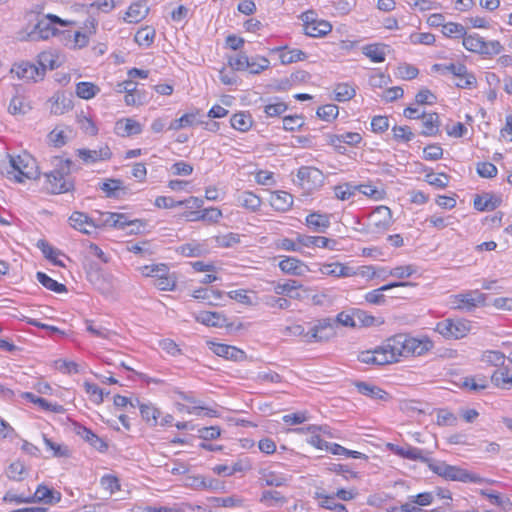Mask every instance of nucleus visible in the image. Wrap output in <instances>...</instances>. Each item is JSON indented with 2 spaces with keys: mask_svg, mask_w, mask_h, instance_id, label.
<instances>
[{
  "mask_svg": "<svg viewBox=\"0 0 512 512\" xmlns=\"http://www.w3.org/2000/svg\"><path fill=\"white\" fill-rule=\"evenodd\" d=\"M0 173L19 183L24 182V179H37L40 175L35 159L28 154H7L0 160Z\"/></svg>",
  "mask_w": 512,
  "mask_h": 512,
  "instance_id": "1",
  "label": "nucleus"
},
{
  "mask_svg": "<svg viewBox=\"0 0 512 512\" xmlns=\"http://www.w3.org/2000/svg\"><path fill=\"white\" fill-rule=\"evenodd\" d=\"M58 24L60 26H68L70 24L69 21L61 19L60 17L54 14H47L41 17L34 28L29 31H21L18 33V39L20 41H40L47 40L52 36H55L58 32L55 25Z\"/></svg>",
  "mask_w": 512,
  "mask_h": 512,
  "instance_id": "2",
  "label": "nucleus"
},
{
  "mask_svg": "<svg viewBox=\"0 0 512 512\" xmlns=\"http://www.w3.org/2000/svg\"><path fill=\"white\" fill-rule=\"evenodd\" d=\"M429 468L438 476L446 480L459 481V482H472V483H494L492 480L481 478L480 476L470 473L458 466L446 464L445 462H430Z\"/></svg>",
  "mask_w": 512,
  "mask_h": 512,
  "instance_id": "3",
  "label": "nucleus"
},
{
  "mask_svg": "<svg viewBox=\"0 0 512 512\" xmlns=\"http://www.w3.org/2000/svg\"><path fill=\"white\" fill-rule=\"evenodd\" d=\"M72 166L73 162L70 159L60 160L59 168L45 174L49 183L48 190L51 193H66L73 187V184L65 178L70 173Z\"/></svg>",
  "mask_w": 512,
  "mask_h": 512,
  "instance_id": "4",
  "label": "nucleus"
},
{
  "mask_svg": "<svg viewBox=\"0 0 512 512\" xmlns=\"http://www.w3.org/2000/svg\"><path fill=\"white\" fill-rule=\"evenodd\" d=\"M486 295L479 290H469L450 296V303L453 309L463 310L467 312L473 311L475 308L485 306Z\"/></svg>",
  "mask_w": 512,
  "mask_h": 512,
  "instance_id": "5",
  "label": "nucleus"
},
{
  "mask_svg": "<svg viewBox=\"0 0 512 512\" xmlns=\"http://www.w3.org/2000/svg\"><path fill=\"white\" fill-rule=\"evenodd\" d=\"M335 322L331 318H323L307 332L305 335L306 343L328 341L336 335Z\"/></svg>",
  "mask_w": 512,
  "mask_h": 512,
  "instance_id": "6",
  "label": "nucleus"
},
{
  "mask_svg": "<svg viewBox=\"0 0 512 512\" xmlns=\"http://www.w3.org/2000/svg\"><path fill=\"white\" fill-rule=\"evenodd\" d=\"M436 331L445 338L460 339L469 331V324L464 320L445 319L437 324Z\"/></svg>",
  "mask_w": 512,
  "mask_h": 512,
  "instance_id": "7",
  "label": "nucleus"
},
{
  "mask_svg": "<svg viewBox=\"0 0 512 512\" xmlns=\"http://www.w3.org/2000/svg\"><path fill=\"white\" fill-rule=\"evenodd\" d=\"M389 363L397 362L399 357H406V334H396L381 345Z\"/></svg>",
  "mask_w": 512,
  "mask_h": 512,
  "instance_id": "8",
  "label": "nucleus"
},
{
  "mask_svg": "<svg viewBox=\"0 0 512 512\" xmlns=\"http://www.w3.org/2000/svg\"><path fill=\"white\" fill-rule=\"evenodd\" d=\"M297 178L302 188L311 190L320 187L324 181L321 170L315 167L302 166L297 172Z\"/></svg>",
  "mask_w": 512,
  "mask_h": 512,
  "instance_id": "9",
  "label": "nucleus"
},
{
  "mask_svg": "<svg viewBox=\"0 0 512 512\" xmlns=\"http://www.w3.org/2000/svg\"><path fill=\"white\" fill-rule=\"evenodd\" d=\"M327 141L330 145H332L335 150L344 154L346 149L342 145V143L348 144L350 146H355L362 141V136L357 132H346L343 134H328Z\"/></svg>",
  "mask_w": 512,
  "mask_h": 512,
  "instance_id": "10",
  "label": "nucleus"
},
{
  "mask_svg": "<svg viewBox=\"0 0 512 512\" xmlns=\"http://www.w3.org/2000/svg\"><path fill=\"white\" fill-rule=\"evenodd\" d=\"M209 348L217 356L223 357L232 361H243L246 358V353L235 346H230L222 343L209 342Z\"/></svg>",
  "mask_w": 512,
  "mask_h": 512,
  "instance_id": "11",
  "label": "nucleus"
},
{
  "mask_svg": "<svg viewBox=\"0 0 512 512\" xmlns=\"http://www.w3.org/2000/svg\"><path fill=\"white\" fill-rule=\"evenodd\" d=\"M391 449L397 455H399L403 458L409 459V460L420 461L423 463H427L428 465L431 462V459L428 457L430 452L416 448V447H412L410 445L403 446V447L391 445Z\"/></svg>",
  "mask_w": 512,
  "mask_h": 512,
  "instance_id": "12",
  "label": "nucleus"
},
{
  "mask_svg": "<svg viewBox=\"0 0 512 512\" xmlns=\"http://www.w3.org/2000/svg\"><path fill=\"white\" fill-rule=\"evenodd\" d=\"M297 241L305 247H319L329 250H337L338 241L324 236L299 235Z\"/></svg>",
  "mask_w": 512,
  "mask_h": 512,
  "instance_id": "13",
  "label": "nucleus"
},
{
  "mask_svg": "<svg viewBox=\"0 0 512 512\" xmlns=\"http://www.w3.org/2000/svg\"><path fill=\"white\" fill-rule=\"evenodd\" d=\"M79 158L85 163H95L102 160H108L112 156V152L107 145L101 146L99 149H79L77 150Z\"/></svg>",
  "mask_w": 512,
  "mask_h": 512,
  "instance_id": "14",
  "label": "nucleus"
},
{
  "mask_svg": "<svg viewBox=\"0 0 512 512\" xmlns=\"http://www.w3.org/2000/svg\"><path fill=\"white\" fill-rule=\"evenodd\" d=\"M11 72L15 73L19 79L26 81H36L38 77L43 78V72H40L39 67L29 62L15 64Z\"/></svg>",
  "mask_w": 512,
  "mask_h": 512,
  "instance_id": "15",
  "label": "nucleus"
},
{
  "mask_svg": "<svg viewBox=\"0 0 512 512\" xmlns=\"http://www.w3.org/2000/svg\"><path fill=\"white\" fill-rule=\"evenodd\" d=\"M433 347L429 339H417L406 334V357L422 355Z\"/></svg>",
  "mask_w": 512,
  "mask_h": 512,
  "instance_id": "16",
  "label": "nucleus"
},
{
  "mask_svg": "<svg viewBox=\"0 0 512 512\" xmlns=\"http://www.w3.org/2000/svg\"><path fill=\"white\" fill-rule=\"evenodd\" d=\"M354 385L360 394L370 397L371 399L387 401L390 398L385 390L368 382L356 381Z\"/></svg>",
  "mask_w": 512,
  "mask_h": 512,
  "instance_id": "17",
  "label": "nucleus"
},
{
  "mask_svg": "<svg viewBox=\"0 0 512 512\" xmlns=\"http://www.w3.org/2000/svg\"><path fill=\"white\" fill-rule=\"evenodd\" d=\"M61 500V493L50 489L45 485H39L32 493V503L43 502L45 504H56Z\"/></svg>",
  "mask_w": 512,
  "mask_h": 512,
  "instance_id": "18",
  "label": "nucleus"
},
{
  "mask_svg": "<svg viewBox=\"0 0 512 512\" xmlns=\"http://www.w3.org/2000/svg\"><path fill=\"white\" fill-rule=\"evenodd\" d=\"M115 131L121 137H129L140 134L142 125L132 118H123L116 122Z\"/></svg>",
  "mask_w": 512,
  "mask_h": 512,
  "instance_id": "19",
  "label": "nucleus"
},
{
  "mask_svg": "<svg viewBox=\"0 0 512 512\" xmlns=\"http://www.w3.org/2000/svg\"><path fill=\"white\" fill-rule=\"evenodd\" d=\"M70 225L84 234H91V230L88 228L95 229V221L90 218L87 214L79 211H75L69 217Z\"/></svg>",
  "mask_w": 512,
  "mask_h": 512,
  "instance_id": "20",
  "label": "nucleus"
},
{
  "mask_svg": "<svg viewBox=\"0 0 512 512\" xmlns=\"http://www.w3.org/2000/svg\"><path fill=\"white\" fill-rule=\"evenodd\" d=\"M269 202L276 211L286 212L293 205V196L286 191H274L270 195Z\"/></svg>",
  "mask_w": 512,
  "mask_h": 512,
  "instance_id": "21",
  "label": "nucleus"
},
{
  "mask_svg": "<svg viewBox=\"0 0 512 512\" xmlns=\"http://www.w3.org/2000/svg\"><path fill=\"white\" fill-rule=\"evenodd\" d=\"M502 202L499 196L491 193L476 195L473 201L474 208L478 211H492L496 209Z\"/></svg>",
  "mask_w": 512,
  "mask_h": 512,
  "instance_id": "22",
  "label": "nucleus"
},
{
  "mask_svg": "<svg viewBox=\"0 0 512 512\" xmlns=\"http://www.w3.org/2000/svg\"><path fill=\"white\" fill-rule=\"evenodd\" d=\"M279 268L282 272L295 276H301L308 271L307 265L301 260L289 256L279 262Z\"/></svg>",
  "mask_w": 512,
  "mask_h": 512,
  "instance_id": "23",
  "label": "nucleus"
},
{
  "mask_svg": "<svg viewBox=\"0 0 512 512\" xmlns=\"http://www.w3.org/2000/svg\"><path fill=\"white\" fill-rule=\"evenodd\" d=\"M410 285H412V283H410V282L389 283V284L383 285L382 287H380L378 289L368 292L365 295V300L370 304L381 305L385 302V296L383 295L382 292L390 290L394 287H404V286H410Z\"/></svg>",
  "mask_w": 512,
  "mask_h": 512,
  "instance_id": "24",
  "label": "nucleus"
},
{
  "mask_svg": "<svg viewBox=\"0 0 512 512\" xmlns=\"http://www.w3.org/2000/svg\"><path fill=\"white\" fill-rule=\"evenodd\" d=\"M358 360L365 364L385 365L390 364L382 346L376 347L373 351H363L359 354Z\"/></svg>",
  "mask_w": 512,
  "mask_h": 512,
  "instance_id": "25",
  "label": "nucleus"
},
{
  "mask_svg": "<svg viewBox=\"0 0 512 512\" xmlns=\"http://www.w3.org/2000/svg\"><path fill=\"white\" fill-rule=\"evenodd\" d=\"M75 432L77 435L82 437L85 441L89 442L91 446H93L96 450L100 452H104L107 450V443L94 434L90 429L86 428L82 425H76Z\"/></svg>",
  "mask_w": 512,
  "mask_h": 512,
  "instance_id": "26",
  "label": "nucleus"
},
{
  "mask_svg": "<svg viewBox=\"0 0 512 512\" xmlns=\"http://www.w3.org/2000/svg\"><path fill=\"white\" fill-rule=\"evenodd\" d=\"M306 224L312 231L324 233L330 226V217L327 214L313 212L306 217Z\"/></svg>",
  "mask_w": 512,
  "mask_h": 512,
  "instance_id": "27",
  "label": "nucleus"
},
{
  "mask_svg": "<svg viewBox=\"0 0 512 512\" xmlns=\"http://www.w3.org/2000/svg\"><path fill=\"white\" fill-rule=\"evenodd\" d=\"M319 271L323 275L334 276V277H349L355 274L353 269L349 266H346L342 263H330L323 264Z\"/></svg>",
  "mask_w": 512,
  "mask_h": 512,
  "instance_id": "28",
  "label": "nucleus"
},
{
  "mask_svg": "<svg viewBox=\"0 0 512 512\" xmlns=\"http://www.w3.org/2000/svg\"><path fill=\"white\" fill-rule=\"evenodd\" d=\"M370 220L376 228L387 229L391 223V210L386 206H379L370 215Z\"/></svg>",
  "mask_w": 512,
  "mask_h": 512,
  "instance_id": "29",
  "label": "nucleus"
},
{
  "mask_svg": "<svg viewBox=\"0 0 512 512\" xmlns=\"http://www.w3.org/2000/svg\"><path fill=\"white\" fill-rule=\"evenodd\" d=\"M148 12L146 2H136L129 6L124 20L129 23H138L147 16Z\"/></svg>",
  "mask_w": 512,
  "mask_h": 512,
  "instance_id": "30",
  "label": "nucleus"
},
{
  "mask_svg": "<svg viewBox=\"0 0 512 512\" xmlns=\"http://www.w3.org/2000/svg\"><path fill=\"white\" fill-rule=\"evenodd\" d=\"M286 47H277L273 49V52H280L279 58L282 64L287 65L298 61H303L307 58L305 52L300 49H291L283 51Z\"/></svg>",
  "mask_w": 512,
  "mask_h": 512,
  "instance_id": "31",
  "label": "nucleus"
},
{
  "mask_svg": "<svg viewBox=\"0 0 512 512\" xmlns=\"http://www.w3.org/2000/svg\"><path fill=\"white\" fill-rule=\"evenodd\" d=\"M387 47L388 46L380 43L369 44L362 48V52L372 62L381 63L385 61Z\"/></svg>",
  "mask_w": 512,
  "mask_h": 512,
  "instance_id": "32",
  "label": "nucleus"
},
{
  "mask_svg": "<svg viewBox=\"0 0 512 512\" xmlns=\"http://www.w3.org/2000/svg\"><path fill=\"white\" fill-rule=\"evenodd\" d=\"M458 384L460 388L471 391H480L488 387V380L485 376H466L460 379Z\"/></svg>",
  "mask_w": 512,
  "mask_h": 512,
  "instance_id": "33",
  "label": "nucleus"
},
{
  "mask_svg": "<svg viewBox=\"0 0 512 512\" xmlns=\"http://www.w3.org/2000/svg\"><path fill=\"white\" fill-rule=\"evenodd\" d=\"M353 315L357 322V327L380 326L384 323L382 318H376L362 309L353 308Z\"/></svg>",
  "mask_w": 512,
  "mask_h": 512,
  "instance_id": "34",
  "label": "nucleus"
},
{
  "mask_svg": "<svg viewBox=\"0 0 512 512\" xmlns=\"http://www.w3.org/2000/svg\"><path fill=\"white\" fill-rule=\"evenodd\" d=\"M99 187L110 198H120L121 193L125 194V188L120 179H107Z\"/></svg>",
  "mask_w": 512,
  "mask_h": 512,
  "instance_id": "35",
  "label": "nucleus"
},
{
  "mask_svg": "<svg viewBox=\"0 0 512 512\" xmlns=\"http://www.w3.org/2000/svg\"><path fill=\"white\" fill-rule=\"evenodd\" d=\"M423 127L421 134L424 136H434L439 132V116L437 113L422 114Z\"/></svg>",
  "mask_w": 512,
  "mask_h": 512,
  "instance_id": "36",
  "label": "nucleus"
},
{
  "mask_svg": "<svg viewBox=\"0 0 512 512\" xmlns=\"http://www.w3.org/2000/svg\"><path fill=\"white\" fill-rule=\"evenodd\" d=\"M136 406L139 407L141 416L149 425L156 426L158 424V418L160 411L151 404H142L136 399Z\"/></svg>",
  "mask_w": 512,
  "mask_h": 512,
  "instance_id": "37",
  "label": "nucleus"
},
{
  "mask_svg": "<svg viewBox=\"0 0 512 512\" xmlns=\"http://www.w3.org/2000/svg\"><path fill=\"white\" fill-rule=\"evenodd\" d=\"M51 105V113L55 115H62L72 109V101L64 94H56L53 98Z\"/></svg>",
  "mask_w": 512,
  "mask_h": 512,
  "instance_id": "38",
  "label": "nucleus"
},
{
  "mask_svg": "<svg viewBox=\"0 0 512 512\" xmlns=\"http://www.w3.org/2000/svg\"><path fill=\"white\" fill-rule=\"evenodd\" d=\"M230 123L234 129L246 132L251 128L253 120L250 114L239 112L231 117Z\"/></svg>",
  "mask_w": 512,
  "mask_h": 512,
  "instance_id": "39",
  "label": "nucleus"
},
{
  "mask_svg": "<svg viewBox=\"0 0 512 512\" xmlns=\"http://www.w3.org/2000/svg\"><path fill=\"white\" fill-rule=\"evenodd\" d=\"M223 292L220 290H214L212 288H200L193 292L195 299H201L208 301L209 305H216V300L222 298Z\"/></svg>",
  "mask_w": 512,
  "mask_h": 512,
  "instance_id": "40",
  "label": "nucleus"
},
{
  "mask_svg": "<svg viewBox=\"0 0 512 512\" xmlns=\"http://www.w3.org/2000/svg\"><path fill=\"white\" fill-rule=\"evenodd\" d=\"M332 25L325 20H318L314 25L308 26L304 33L310 37H322L331 32Z\"/></svg>",
  "mask_w": 512,
  "mask_h": 512,
  "instance_id": "41",
  "label": "nucleus"
},
{
  "mask_svg": "<svg viewBox=\"0 0 512 512\" xmlns=\"http://www.w3.org/2000/svg\"><path fill=\"white\" fill-rule=\"evenodd\" d=\"M27 473L24 463L20 460L12 462L6 470V476L13 481H22Z\"/></svg>",
  "mask_w": 512,
  "mask_h": 512,
  "instance_id": "42",
  "label": "nucleus"
},
{
  "mask_svg": "<svg viewBox=\"0 0 512 512\" xmlns=\"http://www.w3.org/2000/svg\"><path fill=\"white\" fill-rule=\"evenodd\" d=\"M100 91V88L91 82H79L76 85V95L79 98L89 100L96 96Z\"/></svg>",
  "mask_w": 512,
  "mask_h": 512,
  "instance_id": "43",
  "label": "nucleus"
},
{
  "mask_svg": "<svg viewBox=\"0 0 512 512\" xmlns=\"http://www.w3.org/2000/svg\"><path fill=\"white\" fill-rule=\"evenodd\" d=\"M36 278L45 288L53 292L63 293L67 291V288L64 284L57 282L44 272H37Z\"/></svg>",
  "mask_w": 512,
  "mask_h": 512,
  "instance_id": "44",
  "label": "nucleus"
},
{
  "mask_svg": "<svg viewBox=\"0 0 512 512\" xmlns=\"http://www.w3.org/2000/svg\"><path fill=\"white\" fill-rule=\"evenodd\" d=\"M238 200L243 207L251 211H256L261 205V199L249 191L242 192L239 195Z\"/></svg>",
  "mask_w": 512,
  "mask_h": 512,
  "instance_id": "45",
  "label": "nucleus"
},
{
  "mask_svg": "<svg viewBox=\"0 0 512 512\" xmlns=\"http://www.w3.org/2000/svg\"><path fill=\"white\" fill-rule=\"evenodd\" d=\"M301 287V285L296 280H288L285 283H278L274 287V291L278 295H287L290 298H299L300 295H293V292L298 290Z\"/></svg>",
  "mask_w": 512,
  "mask_h": 512,
  "instance_id": "46",
  "label": "nucleus"
},
{
  "mask_svg": "<svg viewBox=\"0 0 512 512\" xmlns=\"http://www.w3.org/2000/svg\"><path fill=\"white\" fill-rule=\"evenodd\" d=\"M155 34H156L155 29L147 26V27L139 29L136 32L134 40L139 45H144V46L148 47L153 43Z\"/></svg>",
  "mask_w": 512,
  "mask_h": 512,
  "instance_id": "47",
  "label": "nucleus"
},
{
  "mask_svg": "<svg viewBox=\"0 0 512 512\" xmlns=\"http://www.w3.org/2000/svg\"><path fill=\"white\" fill-rule=\"evenodd\" d=\"M465 68H466V66L461 63H458V64H454V63L434 64L432 67V69L434 71H438L443 75L450 73V74L454 75L455 77L457 75L465 74Z\"/></svg>",
  "mask_w": 512,
  "mask_h": 512,
  "instance_id": "48",
  "label": "nucleus"
},
{
  "mask_svg": "<svg viewBox=\"0 0 512 512\" xmlns=\"http://www.w3.org/2000/svg\"><path fill=\"white\" fill-rule=\"evenodd\" d=\"M37 247L42 251L44 256L53 262L54 265L63 267L64 264L56 259V256L60 253L54 249L46 240L40 239L37 242Z\"/></svg>",
  "mask_w": 512,
  "mask_h": 512,
  "instance_id": "49",
  "label": "nucleus"
},
{
  "mask_svg": "<svg viewBox=\"0 0 512 512\" xmlns=\"http://www.w3.org/2000/svg\"><path fill=\"white\" fill-rule=\"evenodd\" d=\"M463 41L462 44L470 52L479 54L481 49V44L483 41V38L480 37L478 34H465V36L462 37Z\"/></svg>",
  "mask_w": 512,
  "mask_h": 512,
  "instance_id": "50",
  "label": "nucleus"
},
{
  "mask_svg": "<svg viewBox=\"0 0 512 512\" xmlns=\"http://www.w3.org/2000/svg\"><path fill=\"white\" fill-rule=\"evenodd\" d=\"M4 502H14L16 504L32 503V492L28 489L27 492L16 493L13 490H8L3 497Z\"/></svg>",
  "mask_w": 512,
  "mask_h": 512,
  "instance_id": "51",
  "label": "nucleus"
},
{
  "mask_svg": "<svg viewBox=\"0 0 512 512\" xmlns=\"http://www.w3.org/2000/svg\"><path fill=\"white\" fill-rule=\"evenodd\" d=\"M196 320L202 324H205L207 326H213L218 327L222 326L221 320H224V318L217 312H201L197 317Z\"/></svg>",
  "mask_w": 512,
  "mask_h": 512,
  "instance_id": "52",
  "label": "nucleus"
},
{
  "mask_svg": "<svg viewBox=\"0 0 512 512\" xmlns=\"http://www.w3.org/2000/svg\"><path fill=\"white\" fill-rule=\"evenodd\" d=\"M360 190V187L352 185L350 183H344L334 187V193L337 199L348 200L355 195L356 191Z\"/></svg>",
  "mask_w": 512,
  "mask_h": 512,
  "instance_id": "53",
  "label": "nucleus"
},
{
  "mask_svg": "<svg viewBox=\"0 0 512 512\" xmlns=\"http://www.w3.org/2000/svg\"><path fill=\"white\" fill-rule=\"evenodd\" d=\"M334 92L335 99L339 102L348 101L355 96V89L347 83L338 84L335 87Z\"/></svg>",
  "mask_w": 512,
  "mask_h": 512,
  "instance_id": "54",
  "label": "nucleus"
},
{
  "mask_svg": "<svg viewBox=\"0 0 512 512\" xmlns=\"http://www.w3.org/2000/svg\"><path fill=\"white\" fill-rule=\"evenodd\" d=\"M38 64L40 65V72H43V76L45 75V71L47 68L53 70L58 67L55 56L50 52L40 53L38 55Z\"/></svg>",
  "mask_w": 512,
  "mask_h": 512,
  "instance_id": "55",
  "label": "nucleus"
},
{
  "mask_svg": "<svg viewBox=\"0 0 512 512\" xmlns=\"http://www.w3.org/2000/svg\"><path fill=\"white\" fill-rule=\"evenodd\" d=\"M442 33L446 37L462 38L466 34V29L461 24L449 22V23L443 25Z\"/></svg>",
  "mask_w": 512,
  "mask_h": 512,
  "instance_id": "56",
  "label": "nucleus"
},
{
  "mask_svg": "<svg viewBox=\"0 0 512 512\" xmlns=\"http://www.w3.org/2000/svg\"><path fill=\"white\" fill-rule=\"evenodd\" d=\"M481 49L482 51L479 52L480 55L492 57L494 55L501 53V51L503 50V46L497 40L485 41L483 39Z\"/></svg>",
  "mask_w": 512,
  "mask_h": 512,
  "instance_id": "57",
  "label": "nucleus"
},
{
  "mask_svg": "<svg viewBox=\"0 0 512 512\" xmlns=\"http://www.w3.org/2000/svg\"><path fill=\"white\" fill-rule=\"evenodd\" d=\"M338 113V107L334 104H326L317 109V116L328 122L334 120Z\"/></svg>",
  "mask_w": 512,
  "mask_h": 512,
  "instance_id": "58",
  "label": "nucleus"
},
{
  "mask_svg": "<svg viewBox=\"0 0 512 512\" xmlns=\"http://www.w3.org/2000/svg\"><path fill=\"white\" fill-rule=\"evenodd\" d=\"M425 181L432 186L443 189L448 186L449 176L446 173L434 174L431 172L425 176Z\"/></svg>",
  "mask_w": 512,
  "mask_h": 512,
  "instance_id": "59",
  "label": "nucleus"
},
{
  "mask_svg": "<svg viewBox=\"0 0 512 512\" xmlns=\"http://www.w3.org/2000/svg\"><path fill=\"white\" fill-rule=\"evenodd\" d=\"M228 64L232 70L243 71L248 69L250 65V59L245 53H240L236 57H230Z\"/></svg>",
  "mask_w": 512,
  "mask_h": 512,
  "instance_id": "60",
  "label": "nucleus"
},
{
  "mask_svg": "<svg viewBox=\"0 0 512 512\" xmlns=\"http://www.w3.org/2000/svg\"><path fill=\"white\" fill-rule=\"evenodd\" d=\"M196 116L192 113H187L182 115L180 118L175 119L171 122L169 129L170 130H180L182 128L192 126L195 122Z\"/></svg>",
  "mask_w": 512,
  "mask_h": 512,
  "instance_id": "61",
  "label": "nucleus"
},
{
  "mask_svg": "<svg viewBox=\"0 0 512 512\" xmlns=\"http://www.w3.org/2000/svg\"><path fill=\"white\" fill-rule=\"evenodd\" d=\"M9 112L13 115L26 114L31 107L21 97H14L9 104Z\"/></svg>",
  "mask_w": 512,
  "mask_h": 512,
  "instance_id": "62",
  "label": "nucleus"
},
{
  "mask_svg": "<svg viewBox=\"0 0 512 512\" xmlns=\"http://www.w3.org/2000/svg\"><path fill=\"white\" fill-rule=\"evenodd\" d=\"M261 502H265L269 506H273L277 503H281V504L285 503L286 498L283 495H281V493L278 491L267 490V491L263 492L262 497H261Z\"/></svg>",
  "mask_w": 512,
  "mask_h": 512,
  "instance_id": "63",
  "label": "nucleus"
},
{
  "mask_svg": "<svg viewBox=\"0 0 512 512\" xmlns=\"http://www.w3.org/2000/svg\"><path fill=\"white\" fill-rule=\"evenodd\" d=\"M491 380L497 386L506 384L512 385V374L509 373L508 369H499L493 373Z\"/></svg>",
  "mask_w": 512,
  "mask_h": 512,
  "instance_id": "64",
  "label": "nucleus"
}]
</instances>
